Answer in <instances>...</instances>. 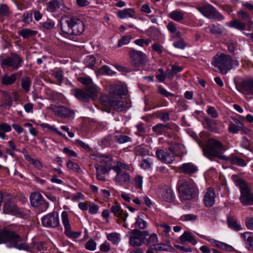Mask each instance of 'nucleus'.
Instances as JSON below:
<instances>
[{"label":"nucleus","instance_id":"f257e3e1","mask_svg":"<svg viewBox=\"0 0 253 253\" xmlns=\"http://www.w3.org/2000/svg\"><path fill=\"white\" fill-rule=\"evenodd\" d=\"M60 34L69 40L73 36H80L84 32L85 25L83 20L76 16H65L60 21Z\"/></svg>","mask_w":253,"mask_h":253},{"label":"nucleus","instance_id":"f03ea898","mask_svg":"<svg viewBox=\"0 0 253 253\" xmlns=\"http://www.w3.org/2000/svg\"><path fill=\"white\" fill-rule=\"evenodd\" d=\"M4 244L8 248L29 251L28 245L22 241L21 237L14 231L3 228L0 230V244Z\"/></svg>","mask_w":253,"mask_h":253},{"label":"nucleus","instance_id":"7ed1b4c3","mask_svg":"<svg viewBox=\"0 0 253 253\" xmlns=\"http://www.w3.org/2000/svg\"><path fill=\"white\" fill-rule=\"evenodd\" d=\"M177 189L181 200H190L196 198L198 194V189L192 179L179 181Z\"/></svg>","mask_w":253,"mask_h":253},{"label":"nucleus","instance_id":"20e7f679","mask_svg":"<svg viewBox=\"0 0 253 253\" xmlns=\"http://www.w3.org/2000/svg\"><path fill=\"white\" fill-rule=\"evenodd\" d=\"M235 182L240 191L239 199L241 203L245 206L253 205V193H252L248 184L242 179H238Z\"/></svg>","mask_w":253,"mask_h":253},{"label":"nucleus","instance_id":"39448f33","mask_svg":"<svg viewBox=\"0 0 253 253\" xmlns=\"http://www.w3.org/2000/svg\"><path fill=\"white\" fill-rule=\"evenodd\" d=\"M101 104L118 112L126 111L129 107L126 102L116 99L111 96L103 95L100 98Z\"/></svg>","mask_w":253,"mask_h":253},{"label":"nucleus","instance_id":"423d86ee","mask_svg":"<svg viewBox=\"0 0 253 253\" xmlns=\"http://www.w3.org/2000/svg\"><path fill=\"white\" fill-rule=\"evenodd\" d=\"M204 155L208 158L221 159V143L215 139H210L203 150Z\"/></svg>","mask_w":253,"mask_h":253},{"label":"nucleus","instance_id":"0eeeda50","mask_svg":"<svg viewBox=\"0 0 253 253\" xmlns=\"http://www.w3.org/2000/svg\"><path fill=\"white\" fill-rule=\"evenodd\" d=\"M149 234L148 231L134 229L129 232L127 236L129 237V244L133 247L141 246L146 240V237Z\"/></svg>","mask_w":253,"mask_h":253},{"label":"nucleus","instance_id":"6e6552de","mask_svg":"<svg viewBox=\"0 0 253 253\" xmlns=\"http://www.w3.org/2000/svg\"><path fill=\"white\" fill-rule=\"evenodd\" d=\"M129 54L130 63L135 67L143 66L148 62L147 56L140 51L132 49L129 51Z\"/></svg>","mask_w":253,"mask_h":253},{"label":"nucleus","instance_id":"1a4fd4ad","mask_svg":"<svg viewBox=\"0 0 253 253\" xmlns=\"http://www.w3.org/2000/svg\"><path fill=\"white\" fill-rule=\"evenodd\" d=\"M11 55L1 61V65L11 67L14 70H16L22 65V58L16 53H11Z\"/></svg>","mask_w":253,"mask_h":253},{"label":"nucleus","instance_id":"9d476101","mask_svg":"<svg viewBox=\"0 0 253 253\" xmlns=\"http://www.w3.org/2000/svg\"><path fill=\"white\" fill-rule=\"evenodd\" d=\"M196 8L202 15L209 19H216L219 16V13L210 4L199 5Z\"/></svg>","mask_w":253,"mask_h":253},{"label":"nucleus","instance_id":"9b49d317","mask_svg":"<svg viewBox=\"0 0 253 253\" xmlns=\"http://www.w3.org/2000/svg\"><path fill=\"white\" fill-rule=\"evenodd\" d=\"M43 226L46 227L55 228L59 224L58 214L56 212H52L42 218Z\"/></svg>","mask_w":253,"mask_h":253},{"label":"nucleus","instance_id":"f8f14e48","mask_svg":"<svg viewBox=\"0 0 253 253\" xmlns=\"http://www.w3.org/2000/svg\"><path fill=\"white\" fill-rule=\"evenodd\" d=\"M114 170L116 172V175L114 180L116 184L121 185H127L130 182V176L128 173L124 170H119L117 168H114Z\"/></svg>","mask_w":253,"mask_h":253},{"label":"nucleus","instance_id":"ddd939ff","mask_svg":"<svg viewBox=\"0 0 253 253\" xmlns=\"http://www.w3.org/2000/svg\"><path fill=\"white\" fill-rule=\"evenodd\" d=\"M157 194L164 201L171 202L174 200L175 195L172 189L168 186L159 188L157 190Z\"/></svg>","mask_w":253,"mask_h":253},{"label":"nucleus","instance_id":"4468645a","mask_svg":"<svg viewBox=\"0 0 253 253\" xmlns=\"http://www.w3.org/2000/svg\"><path fill=\"white\" fill-rule=\"evenodd\" d=\"M237 89L246 96L253 95V80L243 81L240 84L236 85Z\"/></svg>","mask_w":253,"mask_h":253},{"label":"nucleus","instance_id":"2eb2a0df","mask_svg":"<svg viewBox=\"0 0 253 253\" xmlns=\"http://www.w3.org/2000/svg\"><path fill=\"white\" fill-rule=\"evenodd\" d=\"M175 124L172 122L168 123L166 124H158L153 126L152 130L159 135L168 133L169 130H173L176 128Z\"/></svg>","mask_w":253,"mask_h":253},{"label":"nucleus","instance_id":"dca6fc26","mask_svg":"<svg viewBox=\"0 0 253 253\" xmlns=\"http://www.w3.org/2000/svg\"><path fill=\"white\" fill-rule=\"evenodd\" d=\"M127 92V89L125 85L121 84H114L110 85L108 96H122L125 95Z\"/></svg>","mask_w":253,"mask_h":253},{"label":"nucleus","instance_id":"f3484780","mask_svg":"<svg viewBox=\"0 0 253 253\" xmlns=\"http://www.w3.org/2000/svg\"><path fill=\"white\" fill-rule=\"evenodd\" d=\"M156 156L162 162L167 164L172 163L174 160L173 155H171L169 152L161 149H157Z\"/></svg>","mask_w":253,"mask_h":253},{"label":"nucleus","instance_id":"a211bd4d","mask_svg":"<svg viewBox=\"0 0 253 253\" xmlns=\"http://www.w3.org/2000/svg\"><path fill=\"white\" fill-rule=\"evenodd\" d=\"M216 195L213 189L209 188L206 192L204 196L203 201L206 207H211L215 202Z\"/></svg>","mask_w":253,"mask_h":253},{"label":"nucleus","instance_id":"6ab92c4d","mask_svg":"<svg viewBox=\"0 0 253 253\" xmlns=\"http://www.w3.org/2000/svg\"><path fill=\"white\" fill-rule=\"evenodd\" d=\"M54 112L55 115L62 118L73 117L75 115L73 110H71L63 106H59L55 107Z\"/></svg>","mask_w":253,"mask_h":253},{"label":"nucleus","instance_id":"aec40b11","mask_svg":"<svg viewBox=\"0 0 253 253\" xmlns=\"http://www.w3.org/2000/svg\"><path fill=\"white\" fill-rule=\"evenodd\" d=\"M178 169L180 172L189 175L192 174L198 170L197 167L191 163L183 164Z\"/></svg>","mask_w":253,"mask_h":253},{"label":"nucleus","instance_id":"412c9836","mask_svg":"<svg viewBox=\"0 0 253 253\" xmlns=\"http://www.w3.org/2000/svg\"><path fill=\"white\" fill-rule=\"evenodd\" d=\"M111 211L117 217L122 219L123 221L126 220L128 214L125 212L119 205H115L111 207Z\"/></svg>","mask_w":253,"mask_h":253},{"label":"nucleus","instance_id":"4be33fe9","mask_svg":"<svg viewBox=\"0 0 253 253\" xmlns=\"http://www.w3.org/2000/svg\"><path fill=\"white\" fill-rule=\"evenodd\" d=\"M241 236L245 242L247 249L250 251H253V233L245 232L242 233Z\"/></svg>","mask_w":253,"mask_h":253},{"label":"nucleus","instance_id":"5701e85b","mask_svg":"<svg viewBox=\"0 0 253 253\" xmlns=\"http://www.w3.org/2000/svg\"><path fill=\"white\" fill-rule=\"evenodd\" d=\"M136 12L133 8H125L118 11L117 15L122 19L128 18H135Z\"/></svg>","mask_w":253,"mask_h":253},{"label":"nucleus","instance_id":"b1692460","mask_svg":"<svg viewBox=\"0 0 253 253\" xmlns=\"http://www.w3.org/2000/svg\"><path fill=\"white\" fill-rule=\"evenodd\" d=\"M232 67L233 64L231 57L222 54V74H226Z\"/></svg>","mask_w":253,"mask_h":253},{"label":"nucleus","instance_id":"393cba45","mask_svg":"<svg viewBox=\"0 0 253 253\" xmlns=\"http://www.w3.org/2000/svg\"><path fill=\"white\" fill-rule=\"evenodd\" d=\"M185 12L180 9L172 11L168 14V17L172 20L180 22L184 19Z\"/></svg>","mask_w":253,"mask_h":253},{"label":"nucleus","instance_id":"a878e982","mask_svg":"<svg viewBox=\"0 0 253 253\" xmlns=\"http://www.w3.org/2000/svg\"><path fill=\"white\" fill-rule=\"evenodd\" d=\"M85 91L86 92V95L88 98V101L90 99H95L98 94L97 87L96 85L92 84L87 86L85 88Z\"/></svg>","mask_w":253,"mask_h":253},{"label":"nucleus","instance_id":"bb28decb","mask_svg":"<svg viewBox=\"0 0 253 253\" xmlns=\"http://www.w3.org/2000/svg\"><path fill=\"white\" fill-rule=\"evenodd\" d=\"M89 157L92 160L100 162L102 164H107L112 161V157L110 156H104L100 154H91Z\"/></svg>","mask_w":253,"mask_h":253},{"label":"nucleus","instance_id":"cd10ccee","mask_svg":"<svg viewBox=\"0 0 253 253\" xmlns=\"http://www.w3.org/2000/svg\"><path fill=\"white\" fill-rule=\"evenodd\" d=\"M143 215V213H140L137 215L134 223L135 229L140 230L145 229L147 228L148 225L147 222L143 219L142 217Z\"/></svg>","mask_w":253,"mask_h":253},{"label":"nucleus","instance_id":"c85d7f7f","mask_svg":"<svg viewBox=\"0 0 253 253\" xmlns=\"http://www.w3.org/2000/svg\"><path fill=\"white\" fill-rule=\"evenodd\" d=\"M30 200L32 206L37 208V206L40 205V204L42 201L43 200V199L40 193L34 192L31 194Z\"/></svg>","mask_w":253,"mask_h":253},{"label":"nucleus","instance_id":"c756f323","mask_svg":"<svg viewBox=\"0 0 253 253\" xmlns=\"http://www.w3.org/2000/svg\"><path fill=\"white\" fill-rule=\"evenodd\" d=\"M16 81L15 79V75L11 74H4L1 77V84L3 85H11L14 84Z\"/></svg>","mask_w":253,"mask_h":253},{"label":"nucleus","instance_id":"7c9ffc66","mask_svg":"<svg viewBox=\"0 0 253 253\" xmlns=\"http://www.w3.org/2000/svg\"><path fill=\"white\" fill-rule=\"evenodd\" d=\"M3 211L5 213H14L17 211V207L11 201L7 200L4 202Z\"/></svg>","mask_w":253,"mask_h":253},{"label":"nucleus","instance_id":"2f4dec72","mask_svg":"<svg viewBox=\"0 0 253 253\" xmlns=\"http://www.w3.org/2000/svg\"><path fill=\"white\" fill-rule=\"evenodd\" d=\"M227 221L229 228L235 231H239L242 229L241 225L238 223L236 220L231 216L227 215Z\"/></svg>","mask_w":253,"mask_h":253},{"label":"nucleus","instance_id":"473e14b6","mask_svg":"<svg viewBox=\"0 0 253 253\" xmlns=\"http://www.w3.org/2000/svg\"><path fill=\"white\" fill-rule=\"evenodd\" d=\"M62 3L57 0H51L47 3V10L50 12L57 11L61 6Z\"/></svg>","mask_w":253,"mask_h":253},{"label":"nucleus","instance_id":"72a5a7b5","mask_svg":"<svg viewBox=\"0 0 253 253\" xmlns=\"http://www.w3.org/2000/svg\"><path fill=\"white\" fill-rule=\"evenodd\" d=\"M75 96L79 100L83 102H88L85 89L77 88L75 90Z\"/></svg>","mask_w":253,"mask_h":253},{"label":"nucleus","instance_id":"f704fd0d","mask_svg":"<svg viewBox=\"0 0 253 253\" xmlns=\"http://www.w3.org/2000/svg\"><path fill=\"white\" fill-rule=\"evenodd\" d=\"M62 217V222L64 227L65 234L67 232V231L71 230V225L69 221V219L68 217V214L66 211H63L61 214Z\"/></svg>","mask_w":253,"mask_h":253},{"label":"nucleus","instance_id":"c9c22d12","mask_svg":"<svg viewBox=\"0 0 253 253\" xmlns=\"http://www.w3.org/2000/svg\"><path fill=\"white\" fill-rule=\"evenodd\" d=\"M148 36L150 37L153 40H157L161 37V33L160 31L154 28H150L146 32Z\"/></svg>","mask_w":253,"mask_h":253},{"label":"nucleus","instance_id":"e433bc0d","mask_svg":"<svg viewBox=\"0 0 253 253\" xmlns=\"http://www.w3.org/2000/svg\"><path fill=\"white\" fill-rule=\"evenodd\" d=\"M180 240L183 243L188 242L192 243L193 245H195L197 243V241L195 240L192 234L187 231L184 232V233L180 236Z\"/></svg>","mask_w":253,"mask_h":253},{"label":"nucleus","instance_id":"4c0bfd02","mask_svg":"<svg viewBox=\"0 0 253 253\" xmlns=\"http://www.w3.org/2000/svg\"><path fill=\"white\" fill-rule=\"evenodd\" d=\"M32 84V80L29 77H23L21 79V85L24 90L28 93L30 91Z\"/></svg>","mask_w":253,"mask_h":253},{"label":"nucleus","instance_id":"58836bf2","mask_svg":"<svg viewBox=\"0 0 253 253\" xmlns=\"http://www.w3.org/2000/svg\"><path fill=\"white\" fill-rule=\"evenodd\" d=\"M94 166L96 169V173L107 174L112 169V166L106 167L103 164L100 165L96 164Z\"/></svg>","mask_w":253,"mask_h":253},{"label":"nucleus","instance_id":"ea45409f","mask_svg":"<svg viewBox=\"0 0 253 253\" xmlns=\"http://www.w3.org/2000/svg\"><path fill=\"white\" fill-rule=\"evenodd\" d=\"M134 151L137 155L141 156L150 155L149 150L143 145H139L135 147Z\"/></svg>","mask_w":253,"mask_h":253},{"label":"nucleus","instance_id":"a19ab883","mask_svg":"<svg viewBox=\"0 0 253 253\" xmlns=\"http://www.w3.org/2000/svg\"><path fill=\"white\" fill-rule=\"evenodd\" d=\"M24 158L37 169H41L42 168V165L38 160L32 158L29 155L24 154Z\"/></svg>","mask_w":253,"mask_h":253},{"label":"nucleus","instance_id":"79ce46f5","mask_svg":"<svg viewBox=\"0 0 253 253\" xmlns=\"http://www.w3.org/2000/svg\"><path fill=\"white\" fill-rule=\"evenodd\" d=\"M230 26L240 31H243L246 29V24L237 19L230 21Z\"/></svg>","mask_w":253,"mask_h":253},{"label":"nucleus","instance_id":"37998d69","mask_svg":"<svg viewBox=\"0 0 253 253\" xmlns=\"http://www.w3.org/2000/svg\"><path fill=\"white\" fill-rule=\"evenodd\" d=\"M37 33V31L31 30L29 29H24L18 32V34L24 39H27L30 37L35 36Z\"/></svg>","mask_w":253,"mask_h":253},{"label":"nucleus","instance_id":"c03bdc74","mask_svg":"<svg viewBox=\"0 0 253 253\" xmlns=\"http://www.w3.org/2000/svg\"><path fill=\"white\" fill-rule=\"evenodd\" d=\"M107 238L115 245L118 243L121 240L120 234L116 232L107 234Z\"/></svg>","mask_w":253,"mask_h":253},{"label":"nucleus","instance_id":"a18cd8bd","mask_svg":"<svg viewBox=\"0 0 253 253\" xmlns=\"http://www.w3.org/2000/svg\"><path fill=\"white\" fill-rule=\"evenodd\" d=\"M114 138L115 141L120 144H123L125 143L132 141L131 138L129 137L127 135L123 134L116 135L115 136Z\"/></svg>","mask_w":253,"mask_h":253},{"label":"nucleus","instance_id":"49530a36","mask_svg":"<svg viewBox=\"0 0 253 253\" xmlns=\"http://www.w3.org/2000/svg\"><path fill=\"white\" fill-rule=\"evenodd\" d=\"M215 67H217L219 72H221V53L218 52L214 57L212 62Z\"/></svg>","mask_w":253,"mask_h":253},{"label":"nucleus","instance_id":"de8ad7c7","mask_svg":"<svg viewBox=\"0 0 253 253\" xmlns=\"http://www.w3.org/2000/svg\"><path fill=\"white\" fill-rule=\"evenodd\" d=\"M133 183L136 189L141 190L143 185V177L140 175H136L133 179Z\"/></svg>","mask_w":253,"mask_h":253},{"label":"nucleus","instance_id":"09e8293b","mask_svg":"<svg viewBox=\"0 0 253 253\" xmlns=\"http://www.w3.org/2000/svg\"><path fill=\"white\" fill-rule=\"evenodd\" d=\"M153 160L150 158L144 159L142 160L140 164L141 168L146 170L151 168L153 165Z\"/></svg>","mask_w":253,"mask_h":253},{"label":"nucleus","instance_id":"8fccbe9b","mask_svg":"<svg viewBox=\"0 0 253 253\" xmlns=\"http://www.w3.org/2000/svg\"><path fill=\"white\" fill-rule=\"evenodd\" d=\"M159 227H161L162 229V235L163 237H169V233L171 231L170 227L165 223L160 224Z\"/></svg>","mask_w":253,"mask_h":253},{"label":"nucleus","instance_id":"3c124183","mask_svg":"<svg viewBox=\"0 0 253 253\" xmlns=\"http://www.w3.org/2000/svg\"><path fill=\"white\" fill-rule=\"evenodd\" d=\"M136 127L137 128V131L135 132V134L138 136H142L143 134H144L146 132V127L145 126L144 124L140 122L138 124L136 125Z\"/></svg>","mask_w":253,"mask_h":253},{"label":"nucleus","instance_id":"603ef678","mask_svg":"<svg viewBox=\"0 0 253 253\" xmlns=\"http://www.w3.org/2000/svg\"><path fill=\"white\" fill-rule=\"evenodd\" d=\"M84 63L88 67L92 68L95 65L96 60L92 55H88L84 59Z\"/></svg>","mask_w":253,"mask_h":253},{"label":"nucleus","instance_id":"864d4df0","mask_svg":"<svg viewBox=\"0 0 253 253\" xmlns=\"http://www.w3.org/2000/svg\"><path fill=\"white\" fill-rule=\"evenodd\" d=\"M97 244L92 239H90L86 243L84 247L86 250L94 251L96 250Z\"/></svg>","mask_w":253,"mask_h":253},{"label":"nucleus","instance_id":"5fc2aeb1","mask_svg":"<svg viewBox=\"0 0 253 253\" xmlns=\"http://www.w3.org/2000/svg\"><path fill=\"white\" fill-rule=\"evenodd\" d=\"M9 15V9L6 4H0V16L6 17Z\"/></svg>","mask_w":253,"mask_h":253},{"label":"nucleus","instance_id":"6e6d98bb","mask_svg":"<svg viewBox=\"0 0 253 253\" xmlns=\"http://www.w3.org/2000/svg\"><path fill=\"white\" fill-rule=\"evenodd\" d=\"M198 235L202 239L208 240L213 247H217L218 248H220L221 247V243L220 242L213 239H208L206 236L204 235H200L199 234H198Z\"/></svg>","mask_w":253,"mask_h":253},{"label":"nucleus","instance_id":"4d7b16f0","mask_svg":"<svg viewBox=\"0 0 253 253\" xmlns=\"http://www.w3.org/2000/svg\"><path fill=\"white\" fill-rule=\"evenodd\" d=\"M3 99L6 106L10 107L12 106L13 102L12 97L8 92L5 91H3Z\"/></svg>","mask_w":253,"mask_h":253},{"label":"nucleus","instance_id":"13d9d810","mask_svg":"<svg viewBox=\"0 0 253 253\" xmlns=\"http://www.w3.org/2000/svg\"><path fill=\"white\" fill-rule=\"evenodd\" d=\"M251 143L252 142L249 141L247 137H243L242 138L240 146L246 150H250Z\"/></svg>","mask_w":253,"mask_h":253},{"label":"nucleus","instance_id":"bf43d9fd","mask_svg":"<svg viewBox=\"0 0 253 253\" xmlns=\"http://www.w3.org/2000/svg\"><path fill=\"white\" fill-rule=\"evenodd\" d=\"M67 167L68 169H72L77 172L81 171V168L78 164L72 162L71 161H69L67 164Z\"/></svg>","mask_w":253,"mask_h":253},{"label":"nucleus","instance_id":"052dcab7","mask_svg":"<svg viewBox=\"0 0 253 253\" xmlns=\"http://www.w3.org/2000/svg\"><path fill=\"white\" fill-rule=\"evenodd\" d=\"M131 39L132 37L130 35L123 36L119 40L118 46L119 47H121L123 45L128 44L130 42Z\"/></svg>","mask_w":253,"mask_h":253},{"label":"nucleus","instance_id":"680f3d73","mask_svg":"<svg viewBox=\"0 0 253 253\" xmlns=\"http://www.w3.org/2000/svg\"><path fill=\"white\" fill-rule=\"evenodd\" d=\"M166 73L164 72V70L162 68L158 69V72H156L155 76L156 78L160 82L163 83L165 79L166 78Z\"/></svg>","mask_w":253,"mask_h":253},{"label":"nucleus","instance_id":"e2e57ef3","mask_svg":"<svg viewBox=\"0 0 253 253\" xmlns=\"http://www.w3.org/2000/svg\"><path fill=\"white\" fill-rule=\"evenodd\" d=\"M63 71L61 69H59L53 71L52 73V76L58 81L61 82L63 80Z\"/></svg>","mask_w":253,"mask_h":253},{"label":"nucleus","instance_id":"0e129e2a","mask_svg":"<svg viewBox=\"0 0 253 253\" xmlns=\"http://www.w3.org/2000/svg\"><path fill=\"white\" fill-rule=\"evenodd\" d=\"M42 26L47 30H51L54 28L55 23L51 20H47L42 23Z\"/></svg>","mask_w":253,"mask_h":253},{"label":"nucleus","instance_id":"69168bd1","mask_svg":"<svg viewBox=\"0 0 253 253\" xmlns=\"http://www.w3.org/2000/svg\"><path fill=\"white\" fill-rule=\"evenodd\" d=\"M151 48L153 51L157 52L159 54H161L163 52V47L159 43H154L152 45Z\"/></svg>","mask_w":253,"mask_h":253},{"label":"nucleus","instance_id":"338daca9","mask_svg":"<svg viewBox=\"0 0 253 253\" xmlns=\"http://www.w3.org/2000/svg\"><path fill=\"white\" fill-rule=\"evenodd\" d=\"M197 218V216L193 214H184L181 216V219L183 221H195Z\"/></svg>","mask_w":253,"mask_h":253},{"label":"nucleus","instance_id":"774afa93","mask_svg":"<svg viewBox=\"0 0 253 253\" xmlns=\"http://www.w3.org/2000/svg\"><path fill=\"white\" fill-rule=\"evenodd\" d=\"M45 245L46 243L44 242H34L33 243V247L39 251L44 250L46 248Z\"/></svg>","mask_w":253,"mask_h":253}]
</instances>
